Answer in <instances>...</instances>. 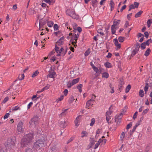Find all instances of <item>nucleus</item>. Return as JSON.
I'll return each instance as SVG.
<instances>
[{
	"mask_svg": "<svg viewBox=\"0 0 152 152\" xmlns=\"http://www.w3.org/2000/svg\"><path fill=\"white\" fill-rule=\"evenodd\" d=\"M33 137V133H30L25 135L21 140V146L23 147L26 146L28 143L32 141Z\"/></svg>",
	"mask_w": 152,
	"mask_h": 152,
	"instance_id": "f257e3e1",
	"label": "nucleus"
},
{
	"mask_svg": "<svg viewBox=\"0 0 152 152\" xmlns=\"http://www.w3.org/2000/svg\"><path fill=\"white\" fill-rule=\"evenodd\" d=\"M120 20L115 19L113 21V24L111 27L112 34H115L116 30L118 28V26L120 24Z\"/></svg>",
	"mask_w": 152,
	"mask_h": 152,
	"instance_id": "f03ea898",
	"label": "nucleus"
},
{
	"mask_svg": "<svg viewBox=\"0 0 152 152\" xmlns=\"http://www.w3.org/2000/svg\"><path fill=\"white\" fill-rule=\"evenodd\" d=\"M45 140H39L36 141L34 144V147L35 149L42 148L44 146V142H45Z\"/></svg>",
	"mask_w": 152,
	"mask_h": 152,
	"instance_id": "7ed1b4c3",
	"label": "nucleus"
},
{
	"mask_svg": "<svg viewBox=\"0 0 152 152\" xmlns=\"http://www.w3.org/2000/svg\"><path fill=\"white\" fill-rule=\"evenodd\" d=\"M79 37V34L77 33V34H74L72 37L71 39L70 40V42L75 47L77 40Z\"/></svg>",
	"mask_w": 152,
	"mask_h": 152,
	"instance_id": "20e7f679",
	"label": "nucleus"
},
{
	"mask_svg": "<svg viewBox=\"0 0 152 152\" xmlns=\"http://www.w3.org/2000/svg\"><path fill=\"white\" fill-rule=\"evenodd\" d=\"M23 123L21 121L19 122L18 124L17 129L18 134L22 133L24 129L23 128Z\"/></svg>",
	"mask_w": 152,
	"mask_h": 152,
	"instance_id": "39448f33",
	"label": "nucleus"
},
{
	"mask_svg": "<svg viewBox=\"0 0 152 152\" xmlns=\"http://www.w3.org/2000/svg\"><path fill=\"white\" fill-rule=\"evenodd\" d=\"M55 49L56 52L57 53V56H61V52L64 50V49L62 47H61L60 49L59 48L57 45H55Z\"/></svg>",
	"mask_w": 152,
	"mask_h": 152,
	"instance_id": "423d86ee",
	"label": "nucleus"
},
{
	"mask_svg": "<svg viewBox=\"0 0 152 152\" xmlns=\"http://www.w3.org/2000/svg\"><path fill=\"white\" fill-rule=\"evenodd\" d=\"M140 46L138 43H137L136 45V47L133 50L131 54V56L132 57L134 56L138 51Z\"/></svg>",
	"mask_w": 152,
	"mask_h": 152,
	"instance_id": "0eeeda50",
	"label": "nucleus"
},
{
	"mask_svg": "<svg viewBox=\"0 0 152 152\" xmlns=\"http://www.w3.org/2000/svg\"><path fill=\"white\" fill-rule=\"evenodd\" d=\"M123 114L122 113H121L119 114H117L115 117V122H120L122 118Z\"/></svg>",
	"mask_w": 152,
	"mask_h": 152,
	"instance_id": "6e6552de",
	"label": "nucleus"
},
{
	"mask_svg": "<svg viewBox=\"0 0 152 152\" xmlns=\"http://www.w3.org/2000/svg\"><path fill=\"white\" fill-rule=\"evenodd\" d=\"M64 37H62L60 39L56 42V45H58V46H61L62 45L64 42Z\"/></svg>",
	"mask_w": 152,
	"mask_h": 152,
	"instance_id": "1a4fd4ad",
	"label": "nucleus"
},
{
	"mask_svg": "<svg viewBox=\"0 0 152 152\" xmlns=\"http://www.w3.org/2000/svg\"><path fill=\"white\" fill-rule=\"evenodd\" d=\"M56 73L53 71L51 70L49 71V74L48 75V77L51 78H53L56 75Z\"/></svg>",
	"mask_w": 152,
	"mask_h": 152,
	"instance_id": "9d476101",
	"label": "nucleus"
},
{
	"mask_svg": "<svg viewBox=\"0 0 152 152\" xmlns=\"http://www.w3.org/2000/svg\"><path fill=\"white\" fill-rule=\"evenodd\" d=\"M81 118L82 115H80L76 118L75 121V123L76 126H78L79 125V123Z\"/></svg>",
	"mask_w": 152,
	"mask_h": 152,
	"instance_id": "9b49d317",
	"label": "nucleus"
},
{
	"mask_svg": "<svg viewBox=\"0 0 152 152\" xmlns=\"http://www.w3.org/2000/svg\"><path fill=\"white\" fill-rule=\"evenodd\" d=\"M94 71L96 72V73L98 75H99L100 73H101V72L103 70L102 68H98L97 67H95L93 69Z\"/></svg>",
	"mask_w": 152,
	"mask_h": 152,
	"instance_id": "f8f14e48",
	"label": "nucleus"
},
{
	"mask_svg": "<svg viewBox=\"0 0 152 152\" xmlns=\"http://www.w3.org/2000/svg\"><path fill=\"white\" fill-rule=\"evenodd\" d=\"M94 102V100L92 99H91L87 102L86 104V107L88 108L89 109V107H90L91 105H93V102Z\"/></svg>",
	"mask_w": 152,
	"mask_h": 152,
	"instance_id": "ddd939ff",
	"label": "nucleus"
},
{
	"mask_svg": "<svg viewBox=\"0 0 152 152\" xmlns=\"http://www.w3.org/2000/svg\"><path fill=\"white\" fill-rule=\"evenodd\" d=\"M139 5V3L138 2H134V4H132L130 5L129 7L132 9L135 8H137Z\"/></svg>",
	"mask_w": 152,
	"mask_h": 152,
	"instance_id": "4468645a",
	"label": "nucleus"
},
{
	"mask_svg": "<svg viewBox=\"0 0 152 152\" xmlns=\"http://www.w3.org/2000/svg\"><path fill=\"white\" fill-rule=\"evenodd\" d=\"M66 13L68 15L71 17L74 14H75V11L72 10H67L66 11Z\"/></svg>",
	"mask_w": 152,
	"mask_h": 152,
	"instance_id": "2eb2a0df",
	"label": "nucleus"
},
{
	"mask_svg": "<svg viewBox=\"0 0 152 152\" xmlns=\"http://www.w3.org/2000/svg\"><path fill=\"white\" fill-rule=\"evenodd\" d=\"M114 42L115 45L120 49L121 47V44L118 43V39L116 38L114 39Z\"/></svg>",
	"mask_w": 152,
	"mask_h": 152,
	"instance_id": "dca6fc26",
	"label": "nucleus"
},
{
	"mask_svg": "<svg viewBox=\"0 0 152 152\" xmlns=\"http://www.w3.org/2000/svg\"><path fill=\"white\" fill-rule=\"evenodd\" d=\"M66 125V122L65 121H62L60 122L59 126L60 127L64 128L65 127Z\"/></svg>",
	"mask_w": 152,
	"mask_h": 152,
	"instance_id": "f3484780",
	"label": "nucleus"
},
{
	"mask_svg": "<svg viewBox=\"0 0 152 152\" xmlns=\"http://www.w3.org/2000/svg\"><path fill=\"white\" fill-rule=\"evenodd\" d=\"M68 110V109H65L64 110H62V112L60 114L59 116L62 117V116H65L67 114L66 111Z\"/></svg>",
	"mask_w": 152,
	"mask_h": 152,
	"instance_id": "a211bd4d",
	"label": "nucleus"
},
{
	"mask_svg": "<svg viewBox=\"0 0 152 152\" xmlns=\"http://www.w3.org/2000/svg\"><path fill=\"white\" fill-rule=\"evenodd\" d=\"M31 119L37 124L38 121H39V119L37 116H34Z\"/></svg>",
	"mask_w": 152,
	"mask_h": 152,
	"instance_id": "6ab92c4d",
	"label": "nucleus"
},
{
	"mask_svg": "<svg viewBox=\"0 0 152 152\" xmlns=\"http://www.w3.org/2000/svg\"><path fill=\"white\" fill-rule=\"evenodd\" d=\"M44 1L50 5H52L55 2L54 0H44Z\"/></svg>",
	"mask_w": 152,
	"mask_h": 152,
	"instance_id": "aec40b11",
	"label": "nucleus"
},
{
	"mask_svg": "<svg viewBox=\"0 0 152 152\" xmlns=\"http://www.w3.org/2000/svg\"><path fill=\"white\" fill-rule=\"evenodd\" d=\"M79 78H77L76 79L73 80L72 81V85H74L77 83L79 80Z\"/></svg>",
	"mask_w": 152,
	"mask_h": 152,
	"instance_id": "412c9836",
	"label": "nucleus"
},
{
	"mask_svg": "<svg viewBox=\"0 0 152 152\" xmlns=\"http://www.w3.org/2000/svg\"><path fill=\"white\" fill-rule=\"evenodd\" d=\"M151 52V50L150 48H148L145 52L144 55L146 56H148Z\"/></svg>",
	"mask_w": 152,
	"mask_h": 152,
	"instance_id": "4be33fe9",
	"label": "nucleus"
},
{
	"mask_svg": "<svg viewBox=\"0 0 152 152\" xmlns=\"http://www.w3.org/2000/svg\"><path fill=\"white\" fill-rule=\"evenodd\" d=\"M29 124H30V126L31 127H34L35 125L37 124L31 119L29 122Z\"/></svg>",
	"mask_w": 152,
	"mask_h": 152,
	"instance_id": "5701e85b",
	"label": "nucleus"
},
{
	"mask_svg": "<svg viewBox=\"0 0 152 152\" xmlns=\"http://www.w3.org/2000/svg\"><path fill=\"white\" fill-rule=\"evenodd\" d=\"M39 73V72L38 70H36L32 74L31 77L33 78L34 77L36 76H37Z\"/></svg>",
	"mask_w": 152,
	"mask_h": 152,
	"instance_id": "b1692460",
	"label": "nucleus"
},
{
	"mask_svg": "<svg viewBox=\"0 0 152 152\" xmlns=\"http://www.w3.org/2000/svg\"><path fill=\"white\" fill-rule=\"evenodd\" d=\"M24 77V74H20L18 78V79L19 80H23Z\"/></svg>",
	"mask_w": 152,
	"mask_h": 152,
	"instance_id": "393cba45",
	"label": "nucleus"
},
{
	"mask_svg": "<svg viewBox=\"0 0 152 152\" xmlns=\"http://www.w3.org/2000/svg\"><path fill=\"white\" fill-rule=\"evenodd\" d=\"M110 5L111 7V10H113L114 8L115 4L113 1H110Z\"/></svg>",
	"mask_w": 152,
	"mask_h": 152,
	"instance_id": "a878e982",
	"label": "nucleus"
},
{
	"mask_svg": "<svg viewBox=\"0 0 152 152\" xmlns=\"http://www.w3.org/2000/svg\"><path fill=\"white\" fill-rule=\"evenodd\" d=\"M109 74L108 73L106 72H104L102 74V77H104L106 78H107L109 77Z\"/></svg>",
	"mask_w": 152,
	"mask_h": 152,
	"instance_id": "bb28decb",
	"label": "nucleus"
},
{
	"mask_svg": "<svg viewBox=\"0 0 152 152\" xmlns=\"http://www.w3.org/2000/svg\"><path fill=\"white\" fill-rule=\"evenodd\" d=\"M54 24L53 22L51 21H50L47 22V25L49 27H52L53 25Z\"/></svg>",
	"mask_w": 152,
	"mask_h": 152,
	"instance_id": "cd10ccee",
	"label": "nucleus"
},
{
	"mask_svg": "<svg viewBox=\"0 0 152 152\" xmlns=\"http://www.w3.org/2000/svg\"><path fill=\"white\" fill-rule=\"evenodd\" d=\"M142 12L143 11H140L139 12L136 14L135 16V17L136 18H137L140 17V15L142 14Z\"/></svg>",
	"mask_w": 152,
	"mask_h": 152,
	"instance_id": "c85d7f7f",
	"label": "nucleus"
},
{
	"mask_svg": "<svg viewBox=\"0 0 152 152\" xmlns=\"http://www.w3.org/2000/svg\"><path fill=\"white\" fill-rule=\"evenodd\" d=\"M148 27L149 28L152 23V20L151 19H150L148 20L147 22Z\"/></svg>",
	"mask_w": 152,
	"mask_h": 152,
	"instance_id": "c756f323",
	"label": "nucleus"
},
{
	"mask_svg": "<svg viewBox=\"0 0 152 152\" xmlns=\"http://www.w3.org/2000/svg\"><path fill=\"white\" fill-rule=\"evenodd\" d=\"M139 95L141 97L144 96V91L143 90H140L139 92Z\"/></svg>",
	"mask_w": 152,
	"mask_h": 152,
	"instance_id": "7c9ffc66",
	"label": "nucleus"
},
{
	"mask_svg": "<svg viewBox=\"0 0 152 152\" xmlns=\"http://www.w3.org/2000/svg\"><path fill=\"white\" fill-rule=\"evenodd\" d=\"M101 140L99 139V140L95 144V147L94 148V149H96L98 148L100 143L101 142Z\"/></svg>",
	"mask_w": 152,
	"mask_h": 152,
	"instance_id": "2f4dec72",
	"label": "nucleus"
},
{
	"mask_svg": "<svg viewBox=\"0 0 152 152\" xmlns=\"http://www.w3.org/2000/svg\"><path fill=\"white\" fill-rule=\"evenodd\" d=\"M131 88V86L130 85H128L126 88V93H128L129 91Z\"/></svg>",
	"mask_w": 152,
	"mask_h": 152,
	"instance_id": "473e14b6",
	"label": "nucleus"
},
{
	"mask_svg": "<svg viewBox=\"0 0 152 152\" xmlns=\"http://www.w3.org/2000/svg\"><path fill=\"white\" fill-rule=\"evenodd\" d=\"M104 65L106 67L108 68H111L112 67L111 64L109 62H106L104 64Z\"/></svg>",
	"mask_w": 152,
	"mask_h": 152,
	"instance_id": "72a5a7b5",
	"label": "nucleus"
},
{
	"mask_svg": "<svg viewBox=\"0 0 152 152\" xmlns=\"http://www.w3.org/2000/svg\"><path fill=\"white\" fill-rule=\"evenodd\" d=\"M64 96L63 95H61L60 97L58 98V99H57L56 100V101L57 103H58L60 101L62 100L64 98Z\"/></svg>",
	"mask_w": 152,
	"mask_h": 152,
	"instance_id": "f704fd0d",
	"label": "nucleus"
},
{
	"mask_svg": "<svg viewBox=\"0 0 152 152\" xmlns=\"http://www.w3.org/2000/svg\"><path fill=\"white\" fill-rule=\"evenodd\" d=\"M81 134L83 135L81 137L83 138L85 137H86L88 134V133L86 131H83L82 132Z\"/></svg>",
	"mask_w": 152,
	"mask_h": 152,
	"instance_id": "c9c22d12",
	"label": "nucleus"
},
{
	"mask_svg": "<svg viewBox=\"0 0 152 152\" xmlns=\"http://www.w3.org/2000/svg\"><path fill=\"white\" fill-rule=\"evenodd\" d=\"M83 86L82 84H80L78 86H77V88L78 89L80 92H81L82 91L81 88Z\"/></svg>",
	"mask_w": 152,
	"mask_h": 152,
	"instance_id": "e433bc0d",
	"label": "nucleus"
},
{
	"mask_svg": "<svg viewBox=\"0 0 152 152\" xmlns=\"http://www.w3.org/2000/svg\"><path fill=\"white\" fill-rule=\"evenodd\" d=\"M125 38L122 37H118V39L119 42H123Z\"/></svg>",
	"mask_w": 152,
	"mask_h": 152,
	"instance_id": "4c0bfd02",
	"label": "nucleus"
},
{
	"mask_svg": "<svg viewBox=\"0 0 152 152\" xmlns=\"http://www.w3.org/2000/svg\"><path fill=\"white\" fill-rule=\"evenodd\" d=\"M152 42V40L151 39H150L148 40L146 42H145V43L146 45L148 46Z\"/></svg>",
	"mask_w": 152,
	"mask_h": 152,
	"instance_id": "58836bf2",
	"label": "nucleus"
},
{
	"mask_svg": "<svg viewBox=\"0 0 152 152\" xmlns=\"http://www.w3.org/2000/svg\"><path fill=\"white\" fill-rule=\"evenodd\" d=\"M20 107L18 106H16L15 107H12V110L14 111H16L18 110H20Z\"/></svg>",
	"mask_w": 152,
	"mask_h": 152,
	"instance_id": "ea45409f",
	"label": "nucleus"
},
{
	"mask_svg": "<svg viewBox=\"0 0 152 152\" xmlns=\"http://www.w3.org/2000/svg\"><path fill=\"white\" fill-rule=\"evenodd\" d=\"M90 49H88L86 50L85 53V56H88L90 53Z\"/></svg>",
	"mask_w": 152,
	"mask_h": 152,
	"instance_id": "a19ab883",
	"label": "nucleus"
},
{
	"mask_svg": "<svg viewBox=\"0 0 152 152\" xmlns=\"http://www.w3.org/2000/svg\"><path fill=\"white\" fill-rule=\"evenodd\" d=\"M146 44L145 43V42L142 43L141 45V47L142 49H144L145 48Z\"/></svg>",
	"mask_w": 152,
	"mask_h": 152,
	"instance_id": "79ce46f5",
	"label": "nucleus"
},
{
	"mask_svg": "<svg viewBox=\"0 0 152 152\" xmlns=\"http://www.w3.org/2000/svg\"><path fill=\"white\" fill-rule=\"evenodd\" d=\"M95 122V119L94 118H92L91 120V123L90 124V126H93Z\"/></svg>",
	"mask_w": 152,
	"mask_h": 152,
	"instance_id": "37998d69",
	"label": "nucleus"
},
{
	"mask_svg": "<svg viewBox=\"0 0 152 152\" xmlns=\"http://www.w3.org/2000/svg\"><path fill=\"white\" fill-rule=\"evenodd\" d=\"M74 100V98L73 97V96H71L69 99L68 101L69 102V103H71Z\"/></svg>",
	"mask_w": 152,
	"mask_h": 152,
	"instance_id": "c03bdc74",
	"label": "nucleus"
},
{
	"mask_svg": "<svg viewBox=\"0 0 152 152\" xmlns=\"http://www.w3.org/2000/svg\"><path fill=\"white\" fill-rule=\"evenodd\" d=\"M53 28L54 30L57 31L58 29V26L56 24H55L53 26Z\"/></svg>",
	"mask_w": 152,
	"mask_h": 152,
	"instance_id": "a18cd8bd",
	"label": "nucleus"
},
{
	"mask_svg": "<svg viewBox=\"0 0 152 152\" xmlns=\"http://www.w3.org/2000/svg\"><path fill=\"white\" fill-rule=\"evenodd\" d=\"M112 111L110 110L107 111L106 113V116H110V115L111 114Z\"/></svg>",
	"mask_w": 152,
	"mask_h": 152,
	"instance_id": "49530a36",
	"label": "nucleus"
},
{
	"mask_svg": "<svg viewBox=\"0 0 152 152\" xmlns=\"http://www.w3.org/2000/svg\"><path fill=\"white\" fill-rule=\"evenodd\" d=\"M106 119L107 122L108 123H110V121L111 119L110 116H106Z\"/></svg>",
	"mask_w": 152,
	"mask_h": 152,
	"instance_id": "de8ad7c7",
	"label": "nucleus"
},
{
	"mask_svg": "<svg viewBox=\"0 0 152 152\" xmlns=\"http://www.w3.org/2000/svg\"><path fill=\"white\" fill-rule=\"evenodd\" d=\"M125 136V133L124 132H122L121 133V136H120V138L121 140H122L124 138Z\"/></svg>",
	"mask_w": 152,
	"mask_h": 152,
	"instance_id": "09e8293b",
	"label": "nucleus"
},
{
	"mask_svg": "<svg viewBox=\"0 0 152 152\" xmlns=\"http://www.w3.org/2000/svg\"><path fill=\"white\" fill-rule=\"evenodd\" d=\"M71 17L72 18L76 19H78V16L75 14H75H74Z\"/></svg>",
	"mask_w": 152,
	"mask_h": 152,
	"instance_id": "8fccbe9b",
	"label": "nucleus"
},
{
	"mask_svg": "<svg viewBox=\"0 0 152 152\" xmlns=\"http://www.w3.org/2000/svg\"><path fill=\"white\" fill-rule=\"evenodd\" d=\"M74 138L73 137H71L70 139H69L67 142V144H68L70 142H72L74 139Z\"/></svg>",
	"mask_w": 152,
	"mask_h": 152,
	"instance_id": "3c124183",
	"label": "nucleus"
},
{
	"mask_svg": "<svg viewBox=\"0 0 152 152\" xmlns=\"http://www.w3.org/2000/svg\"><path fill=\"white\" fill-rule=\"evenodd\" d=\"M102 133V131L100 129H98L96 132V137L97 136V134H100Z\"/></svg>",
	"mask_w": 152,
	"mask_h": 152,
	"instance_id": "603ef678",
	"label": "nucleus"
},
{
	"mask_svg": "<svg viewBox=\"0 0 152 152\" xmlns=\"http://www.w3.org/2000/svg\"><path fill=\"white\" fill-rule=\"evenodd\" d=\"M73 85H72V83L70 81L68 82L67 83V86L68 88H70Z\"/></svg>",
	"mask_w": 152,
	"mask_h": 152,
	"instance_id": "864d4df0",
	"label": "nucleus"
},
{
	"mask_svg": "<svg viewBox=\"0 0 152 152\" xmlns=\"http://www.w3.org/2000/svg\"><path fill=\"white\" fill-rule=\"evenodd\" d=\"M10 114L9 113H6L4 117V119H5L8 117Z\"/></svg>",
	"mask_w": 152,
	"mask_h": 152,
	"instance_id": "5fc2aeb1",
	"label": "nucleus"
},
{
	"mask_svg": "<svg viewBox=\"0 0 152 152\" xmlns=\"http://www.w3.org/2000/svg\"><path fill=\"white\" fill-rule=\"evenodd\" d=\"M97 32L98 33L100 34L103 35H104V34L102 31L101 29H98L97 30Z\"/></svg>",
	"mask_w": 152,
	"mask_h": 152,
	"instance_id": "6e6d98bb",
	"label": "nucleus"
},
{
	"mask_svg": "<svg viewBox=\"0 0 152 152\" xmlns=\"http://www.w3.org/2000/svg\"><path fill=\"white\" fill-rule=\"evenodd\" d=\"M77 30L78 32V34H79V35L80 33L82 31V28L80 27H78L77 28Z\"/></svg>",
	"mask_w": 152,
	"mask_h": 152,
	"instance_id": "4d7b16f0",
	"label": "nucleus"
},
{
	"mask_svg": "<svg viewBox=\"0 0 152 152\" xmlns=\"http://www.w3.org/2000/svg\"><path fill=\"white\" fill-rule=\"evenodd\" d=\"M145 36L146 38H148V37L149 34L148 32L145 31L144 33Z\"/></svg>",
	"mask_w": 152,
	"mask_h": 152,
	"instance_id": "13d9d810",
	"label": "nucleus"
},
{
	"mask_svg": "<svg viewBox=\"0 0 152 152\" xmlns=\"http://www.w3.org/2000/svg\"><path fill=\"white\" fill-rule=\"evenodd\" d=\"M103 137H102V138H100L99 139H101V142H103V143H105L106 142V140L105 139H102V138Z\"/></svg>",
	"mask_w": 152,
	"mask_h": 152,
	"instance_id": "bf43d9fd",
	"label": "nucleus"
},
{
	"mask_svg": "<svg viewBox=\"0 0 152 152\" xmlns=\"http://www.w3.org/2000/svg\"><path fill=\"white\" fill-rule=\"evenodd\" d=\"M33 104V102H31L29 103L27 105V108L28 109H29L30 107L32 106V105Z\"/></svg>",
	"mask_w": 152,
	"mask_h": 152,
	"instance_id": "052dcab7",
	"label": "nucleus"
},
{
	"mask_svg": "<svg viewBox=\"0 0 152 152\" xmlns=\"http://www.w3.org/2000/svg\"><path fill=\"white\" fill-rule=\"evenodd\" d=\"M8 100V97H6L4 100H3L2 103H5Z\"/></svg>",
	"mask_w": 152,
	"mask_h": 152,
	"instance_id": "680f3d73",
	"label": "nucleus"
},
{
	"mask_svg": "<svg viewBox=\"0 0 152 152\" xmlns=\"http://www.w3.org/2000/svg\"><path fill=\"white\" fill-rule=\"evenodd\" d=\"M137 115V112L136 111L135 113H134V114L133 115V118L134 119H135L136 118Z\"/></svg>",
	"mask_w": 152,
	"mask_h": 152,
	"instance_id": "e2e57ef3",
	"label": "nucleus"
},
{
	"mask_svg": "<svg viewBox=\"0 0 152 152\" xmlns=\"http://www.w3.org/2000/svg\"><path fill=\"white\" fill-rule=\"evenodd\" d=\"M132 126V124L131 123H130L129 124H128L126 126V129H129L130 127Z\"/></svg>",
	"mask_w": 152,
	"mask_h": 152,
	"instance_id": "0e129e2a",
	"label": "nucleus"
},
{
	"mask_svg": "<svg viewBox=\"0 0 152 152\" xmlns=\"http://www.w3.org/2000/svg\"><path fill=\"white\" fill-rule=\"evenodd\" d=\"M126 5H124V6H123L121 8L120 10V11L121 12H122L123 11V10L124 9H125L126 8Z\"/></svg>",
	"mask_w": 152,
	"mask_h": 152,
	"instance_id": "69168bd1",
	"label": "nucleus"
},
{
	"mask_svg": "<svg viewBox=\"0 0 152 152\" xmlns=\"http://www.w3.org/2000/svg\"><path fill=\"white\" fill-rule=\"evenodd\" d=\"M68 93V90L67 89H65L64 91V94L66 96L67 95Z\"/></svg>",
	"mask_w": 152,
	"mask_h": 152,
	"instance_id": "338daca9",
	"label": "nucleus"
},
{
	"mask_svg": "<svg viewBox=\"0 0 152 152\" xmlns=\"http://www.w3.org/2000/svg\"><path fill=\"white\" fill-rule=\"evenodd\" d=\"M148 87L147 86H145L144 88V91H145V93H146L148 89Z\"/></svg>",
	"mask_w": 152,
	"mask_h": 152,
	"instance_id": "774afa93",
	"label": "nucleus"
}]
</instances>
